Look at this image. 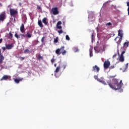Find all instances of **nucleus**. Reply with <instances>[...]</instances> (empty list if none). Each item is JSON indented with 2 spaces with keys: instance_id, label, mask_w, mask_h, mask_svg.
Listing matches in <instances>:
<instances>
[{
  "instance_id": "1",
  "label": "nucleus",
  "mask_w": 129,
  "mask_h": 129,
  "mask_svg": "<svg viewBox=\"0 0 129 129\" xmlns=\"http://www.w3.org/2000/svg\"><path fill=\"white\" fill-rule=\"evenodd\" d=\"M116 75L110 76L109 78L112 79V83H109V86L112 89H114L115 90H120V92H122V89H121V87L123 85L122 83V81L120 80L119 83H118V79L114 78Z\"/></svg>"
},
{
  "instance_id": "2",
  "label": "nucleus",
  "mask_w": 129,
  "mask_h": 129,
  "mask_svg": "<svg viewBox=\"0 0 129 129\" xmlns=\"http://www.w3.org/2000/svg\"><path fill=\"white\" fill-rule=\"evenodd\" d=\"M65 47L61 46L60 48H58L55 50V53L57 55H65L66 54V50H64Z\"/></svg>"
},
{
  "instance_id": "3",
  "label": "nucleus",
  "mask_w": 129,
  "mask_h": 129,
  "mask_svg": "<svg viewBox=\"0 0 129 129\" xmlns=\"http://www.w3.org/2000/svg\"><path fill=\"white\" fill-rule=\"evenodd\" d=\"M5 56H4V55L2 53V49H0V70L5 69V66L2 64H3Z\"/></svg>"
},
{
  "instance_id": "4",
  "label": "nucleus",
  "mask_w": 129,
  "mask_h": 129,
  "mask_svg": "<svg viewBox=\"0 0 129 129\" xmlns=\"http://www.w3.org/2000/svg\"><path fill=\"white\" fill-rule=\"evenodd\" d=\"M118 37H116L115 38L114 40L116 41L117 40H118V41H117L116 43H117V44L119 45V43L121 42V40L122 39V37H123V33H118Z\"/></svg>"
},
{
  "instance_id": "5",
  "label": "nucleus",
  "mask_w": 129,
  "mask_h": 129,
  "mask_svg": "<svg viewBox=\"0 0 129 129\" xmlns=\"http://www.w3.org/2000/svg\"><path fill=\"white\" fill-rule=\"evenodd\" d=\"M124 53H125V51H123L121 53V55L119 54V52L118 51V56H119V61L120 62H123L124 61V56H123V54H124Z\"/></svg>"
},
{
  "instance_id": "6",
  "label": "nucleus",
  "mask_w": 129,
  "mask_h": 129,
  "mask_svg": "<svg viewBox=\"0 0 129 129\" xmlns=\"http://www.w3.org/2000/svg\"><path fill=\"white\" fill-rule=\"evenodd\" d=\"M10 13L11 17H15L16 15H18V11L15 10V9L11 8L10 9Z\"/></svg>"
},
{
  "instance_id": "7",
  "label": "nucleus",
  "mask_w": 129,
  "mask_h": 129,
  "mask_svg": "<svg viewBox=\"0 0 129 129\" xmlns=\"http://www.w3.org/2000/svg\"><path fill=\"white\" fill-rule=\"evenodd\" d=\"M103 66L104 69H108L109 66H110V61L109 60H105L104 62Z\"/></svg>"
},
{
  "instance_id": "8",
  "label": "nucleus",
  "mask_w": 129,
  "mask_h": 129,
  "mask_svg": "<svg viewBox=\"0 0 129 129\" xmlns=\"http://www.w3.org/2000/svg\"><path fill=\"white\" fill-rule=\"evenodd\" d=\"M53 15L56 16V15H59V11H58V8H53L51 10Z\"/></svg>"
},
{
  "instance_id": "9",
  "label": "nucleus",
  "mask_w": 129,
  "mask_h": 129,
  "mask_svg": "<svg viewBox=\"0 0 129 129\" xmlns=\"http://www.w3.org/2000/svg\"><path fill=\"white\" fill-rule=\"evenodd\" d=\"M6 19V13L3 12L0 14V22H4Z\"/></svg>"
},
{
  "instance_id": "10",
  "label": "nucleus",
  "mask_w": 129,
  "mask_h": 129,
  "mask_svg": "<svg viewBox=\"0 0 129 129\" xmlns=\"http://www.w3.org/2000/svg\"><path fill=\"white\" fill-rule=\"evenodd\" d=\"M99 70H100V68H99L97 66L95 65L93 67V72H96V73H98V72H99Z\"/></svg>"
},
{
  "instance_id": "11",
  "label": "nucleus",
  "mask_w": 129,
  "mask_h": 129,
  "mask_svg": "<svg viewBox=\"0 0 129 129\" xmlns=\"http://www.w3.org/2000/svg\"><path fill=\"white\" fill-rule=\"evenodd\" d=\"M15 37L17 38V39H24V37H26V36H25L24 34H18V33H16L15 34Z\"/></svg>"
},
{
  "instance_id": "12",
  "label": "nucleus",
  "mask_w": 129,
  "mask_h": 129,
  "mask_svg": "<svg viewBox=\"0 0 129 129\" xmlns=\"http://www.w3.org/2000/svg\"><path fill=\"white\" fill-rule=\"evenodd\" d=\"M6 48L7 50H11L14 48V44L12 43L11 44H6Z\"/></svg>"
},
{
  "instance_id": "13",
  "label": "nucleus",
  "mask_w": 129,
  "mask_h": 129,
  "mask_svg": "<svg viewBox=\"0 0 129 129\" xmlns=\"http://www.w3.org/2000/svg\"><path fill=\"white\" fill-rule=\"evenodd\" d=\"M20 31L21 33L25 32V26H24V24H21V26H20Z\"/></svg>"
},
{
  "instance_id": "14",
  "label": "nucleus",
  "mask_w": 129,
  "mask_h": 129,
  "mask_svg": "<svg viewBox=\"0 0 129 129\" xmlns=\"http://www.w3.org/2000/svg\"><path fill=\"white\" fill-rule=\"evenodd\" d=\"M8 79H9V76L5 75L2 77V78H1V81H3V80H8Z\"/></svg>"
},
{
  "instance_id": "15",
  "label": "nucleus",
  "mask_w": 129,
  "mask_h": 129,
  "mask_svg": "<svg viewBox=\"0 0 129 129\" xmlns=\"http://www.w3.org/2000/svg\"><path fill=\"white\" fill-rule=\"evenodd\" d=\"M60 66H58L57 67H56L55 70L54 71L55 75H56V74H57V73H58V72L60 71Z\"/></svg>"
},
{
  "instance_id": "16",
  "label": "nucleus",
  "mask_w": 129,
  "mask_h": 129,
  "mask_svg": "<svg viewBox=\"0 0 129 129\" xmlns=\"http://www.w3.org/2000/svg\"><path fill=\"white\" fill-rule=\"evenodd\" d=\"M92 43H93L95 41V34L93 33L91 36Z\"/></svg>"
},
{
  "instance_id": "17",
  "label": "nucleus",
  "mask_w": 129,
  "mask_h": 129,
  "mask_svg": "<svg viewBox=\"0 0 129 129\" xmlns=\"http://www.w3.org/2000/svg\"><path fill=\"white\" fill-rule=\"evenodd\" d=\"M42 23H43L44 25H48V22H47V18L45 17L42 19Z\"/></svg>"
},
{
  "instance_id": "18",
  "label": "nucleus",
  "mask_w": 129,
  "mask_h": 129,
  "mask_svg": "<svg viewBox=\"0 0 129 129\" xmlns=\"http://www.w3.org/2000/svg\"><path fill=\"white\" fill-rule=\"evenodd\" d=\"M38 26H39L40 28H43V27H44V25H43V23H42V21L38 20Z\"/></svg>"
},
{
  "instance_id": "19",
  "label": "nucleus",
  "mask_w": 129,
  "mask_h": 129,
  "mask_svg": "<svg viewBox=\"0 0 129 129\" xmlns=\"http://www.w3.org/2000/svg\"><path fill=\"white\" fill-rule=\"evenodd\" d=\"M128 47V42H125L123 44V48L124 49H126Z\"/></svg>"
},
{
  "instance_id": "20",
  "label": "nucleus",
  "mask_w": 129,
  "mask_h": 129,
  "mask_svg": "<svg viewBox=\"0 0 129 129\" xmlns=\"http://www.w3.org/2000/svg\"><path fill=\"white\" fill-rule=\"evenodd\" d=\"M22 80H23V78L20 79L19 80L18 79H15L14 81L16 82V83H20V81H22Z\"/></svg>"
},
{
  "instance_id": "21",
  "label": "nucleus",
  "mask_w": 129,
  "mask_h": 129,
  "mask_svg": "<svg viewBox=\"0 0 129 129\" xmlns=\"http://www.w3.org/2000/svg\"><path fill=\"white\" fill-rule=\"evenodd\" d=\"M99 82L103 83V84H104V85H106V83L105 82V81H103V80L102 79H99Z\"/></svg>"
},
{
  "instance_id": "22",
  "label": "nucleus",
  "mask_w": 129,
  "mask_h": 129,
  "mask_svg": "<svg viewBox=\"0 0 129 129\" xmlns=\"http://www.w3.org/2000/svg\"><path fill=\"white\" fill-rule=\"evenodd\" d=\"M26 37H27V38H31L32 37V34H31L30 33H27L26 35Z\"/></svg>"
},
{
  "instance_id": "23",
  "label": "nucleus",
  "mask_w": 129,
  "mask_h": 129,
  "mask_svg": "<svg viewBox=\"0 0 129 129\" xmlns=\"http://www.w3.org/2000/svg\"><path fill=\"white\" fill-rule=\"evenodd\" d=\"M30 50L28 49H26L24 51V54H26V53H30Z\"/></svg>"
},
{
  "instance_id": "24",
  "label": "nucleus",
  "mask_w": 129,
  "mask_h": 129,
  "mask_svg": "<svg viewBox=\"0 0 129 129\" xmlns=\"http://www.w3.org/2000/svg\"><path fill=\"white\" fill-rule=\"evenodd\" d=\"M93 51H92V49H90V57H92V56H93Z\"/></svg>"
},
{
  "instance_id": "25",
  "label": "nucleus",
  "mask_w": 129,
  "mask_h": 129,
  "mask_svg": "<svg viewBox=\"0 0 129 129\" xmlns=\"http://www.w3.org/2000/svg\"><path fill=\"white\" fill-rule=\"evenodd\" d=\"M111 25H112V24H111V23L109 22L106 24V26L107 27H109V26H111Z\"/></svg>"
},
{
  "instance_id": "26",
  "label": "nucleus",
  "mask_w": 129,
  "mask_h": 129,
  "mask_svg": "<svg viewBox=\"0 0 129 129\" xmlns=\"http://www.w3.org/2000/svg\"><path fill=\"white\" fill-rule=\"evenodd\" d=\"M94 78H95L98 81H99V79H98V76H97V75L94 76Z\"/></svg>"
},
{
  "instance_id": "27",
  "label": "nucleus",
  "mask_w": 129,
  "mask_h": 129,
  "mask_svg": "<svg viewBox=\"0 0 129 129\" xmlns=\"http://www.w3.org/2000/svg\"><path fill=\"white\" fill-rule=\"evenodd\" d=\"M54 43H58V37H56L55 39H54Z\"/></svg>"
},
{
  "instance_id": "28",
  "label": "nucleus",
  "mask_w": 129,
  "mask_h": 129,
  "mask_svg": "<svg viewBox=\"0 0 129 129\" xmlns=\"http://www.w3.org/2000/svg\"><path fill=\"white\" fill-rule=\"evenodd\" d=\"M38 59L43 60V56H41V55L39 54L38 55Z\"/></svg>"
},
{
  "instance_id": "29",
  "label": "nucleus",
  "mask_w": 129,
  "mask_h": 129,
  "mask_svg": "<svg viewBox=\"0 0 129 129\" xmlns=\"http://www.w3.org/2000/svg\"><path fill=\"white\" fill-rule=\"evenodd\" d=\"M55 59H54V57H53L51 59V64H54V62H55Z\"/></svg>"
},
{
  "instance_id": "30",
  "label": "nucleus",
  "mask_w": 129,
  "mask_h": 129,
  "mask_svg": "<svg viewBox=\"0 0 129 129\" xmlns=\"http://www.w3.org/2000/svg\"><path fill=\"white\" fill-rule=\"evenodd\" d=\"M9 35H10L9 38L12 39L13 38V34H12V33H10Z\"/></svg>"
},
{
  "instance_id": "31",
  "label": "nucleus",
  "mask_w": 129,
  "mask_h": 129,
  "mask_svg": "<svg viewBox=\"0 0 129 129\" xmlns=\"http://www.w3.org/2000/svg\"><path fill=\"white\" fill-rule=\"evenodd\" d=\"M66 40H68V41H69V40H70V38L69 37V36H68V35H66Z\"/></svg>"
},
{
  "instance_id": "32",
  "label": "nucleus",
  "mask_w": 129,
  "mask_h": 129,
  "mask_svg": "<svg viewBox=\"0 0 129 129\" xmlns=\"http://www.w3.org/2000/svg\"><path fill=\"white\" fill-rule=\"evenodd\" d=\"M37 10H42V8H41V7H40L39 5H37Z\"/></svg>"
},
{
  "instance_id": "33",
  "label": "nucleus",
  "mask_w": 129,
  "mask_h": 129,
  "mask_svg": "<svg viewBox=\"0 0 129 129\" xmlns=\"http://www.w3.org/2000/svg\"><path fill=\"white\" fill-rule=\"evenodd\" d=\"M62 24V22L61 21H58L57 23V25H60Z\"/></svg>"
},
{
  "instance_id": "34",
  "label": "nucleus",
  "mask_w": 129,
  "mask_h": 129,
  "mask_svg": "<svg viewBox=\"0 0 129 129\" xmlns=\"http://www.w3.org/2000/svg\"><path fill=\"white\" fill-rule=\"evenodd\" d=\"M19 59H20V60H21V61H23V60H25V57H19Z\"/></svg>"
},
{
  "instance_id": "35",
  "label": "nucleus",
  "mask_w": 129,
  "mask_h": 129,
  "mask_svg": "<svg viewBox=\"0 0 129 129\" xmlns=\"http://www.w3.org/2000/svg\"><path fill=\"white\" fill-rule=\"evenodd\" d=\"M105 48H106V45L103 46V51H105Z\"/></svg>"
},
{
  "instance_id": "36",
  "label": "nucleus",
  "mask_w": 129,
  "mask_h": 129,
  "mask_svg": "<svg viewBox=\"0 0 129 129\" xmlns=\"http://www.w3.org/2000/svg\"><path fill=\"white\" fill-rule=\"evenodd\" d=\"M57 29H62V26L60 25H57Z\"/></svg>"
},
{
  "instance_id": "37",
  "label": "nucleus",
  "mask_w": 129,
  "mask_h": 129,
  "mask_svg": "<svg viewBox=\"0 0 129 129\" xmlns=\"http://www.w3.org/2000/svg\"><path fill=\"white\" fill-rule=\"evenodd\" d=\"M45 39V37H43L41 39V42L42 43H44V40Z\"/></svg>"
},
{
  "instance_id": "38",
  "label": "nucleus",
  "mask_w": 129,
  "mask_h": 129,
  "mask_svg": "<svg viewBox=\"0 0 129 129\" xmlns=\"http://www.w3.org/2000/svg\"><path fill=\"white\" fill-rule=\"evenodd\" d=\"M113 68H114V65L113 66H111L110 67V69H113Z\"/></svg>"
},
{
  "instance_id": "39",
  "label": "nucleus",
  "mask_w": 129,
  "mask_h": 129,
  "mask_svg": "<svg viewBox=\"0 0 129 129\" xmlns=\"http://www.w3.org/2000/svg\"><path fill=\"white\" fill-rule=\"evenodd\" d=\"M122 30H121V29H120V30H119L118 31V33H122Z\"/></svg>"
},
{
  "instance_id": "40",
  "label": "nucleus",
  "mask_w": 129,
  "mask_h": 129,
  "mask_svg": "<svg viewBox=\"0 0 129 129\" xmlns=\"http://www.w3.org/2000/svg\"><path fill=\"white\" fill-rule=\"evenodd\" d=\"M2 49H3L4 51H6V49H7V48L5 47H2Z\"/></svg>"
},
{
  "instance_id": "41",
  "label": "nucleus",
  "mask_w": 129,
  "mask_h": 129,
  "mask_svg": "<svg viewBox=\"0 0 129 129\" xmlns=\"http://www.w3.org/2000/svg\"><path fill=\"white\" fill-rule=\"evenodd\" d=\"M127 7H128L129 8V2H126Z\"/></svg>"
},
{
  "instance_id": "42",
  "label": "nucleus",
  "mask_w": 129,
  "mask_h": 129,
  "mask_svg": "<svg viewBox=\"0 0 129 129\" xmlns=\"http://www.w3.org/2000/svg\"><path fill=\"white\" fill-rule=\"evenodd\" d=\"M58 33H63V31L62 30H60V31H58Z\"/></svg>"
},
{
  "instance_id": "43",
  "label": "nucleus",
  "mask_w": 129,
  "mask_h": 129,
  "mask_svg": "<svg viewBox=\"0 0 129 129\" xmlns=\"http://www.w3.org/2000/svg\"><path fill=\"white\" fill-rule=\"evenodd\" d=\"M3 42V38L0 39V44Z\"/></svg>"
},
{
  "instance_id": "44",
  "label": "nucleus",
  "mask_w": 129,
  "mask_h": 129,
  "mask_svg": "<svg viewBox=\"0 0 129 129\" xmlns=\"http://www.w3.org/2000/svg\"><path fill=\"white\" fill-rule=\"evenodd\" d=\"M54 67H57V63H55V64H54Z\"/></svg>"
},
{
  "instance_id": "45",
  "label": "nucleus",
  "mask_w": 129,
  "mask_h": 129,
  "mask_svg": "<svg viewBox=\"0 0 129 129\" xmlns=\"http://www.w3.org/2000/svg\"><path fill=\"white\" fill-rule=\"evenodd\" d=\"M66 68V65H63V69H65Z\"/></svg>"
},
{
  "instance_id": "46",
  "label": "nucleus",
  "mask_w": 129,
  "mask_h": 129,
  "mask_svg": "<svg viewBox=\"0 0 129 129\" xmlns=\"http://www.w3.org/2000/svg\"><path fill=\"white\" fill-rule=\"evenodd\" d=\"M113 57H116V54H114Z\"/></svg>"
},
{
  "instance_id": "47",
  "label": "nucleus",
  "mask_w": 129,
  "mask_h": 129,
  "mask_svg": "<svg viewBox=\"0 0 129 129\" xmlns=\"http://www.w3.org/2000/svg\"><path fill=\"white\" fill-rule=\"evenodd\" d=\"M14 21L16 22V18H14Z\"/></svg>"
},
{
  "instance_id": "48",
  "label": "nucleus",
  "mask_w": 129,
  "mask_h": 129,
  "mask_svg": "<svg viewBox=\"0 0 129 129\" xmlns=\"http://www.w3.org/2000/svg\"><path fill=\"white\" fill-rule=\"evenodd\" d=\"M128 65V63H126V67H127Z\"/></svg>"
}]
</instances>
